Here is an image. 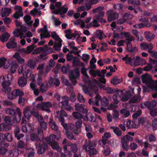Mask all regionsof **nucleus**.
Listing matches in <instances>:
<instances>
[{
  "label": "nucleus",
  "mask_w": 157,
  "mask_h": 157,
  "mask_svg": "<svg viewBox=\"0 0 157 157\" xmlns=\"http://www.w3.org/2000/svg\"><path fill=\"white\" fill-rule=\"evenodd\" d=\"M12 76L10 74L5 76H1L0 77V82H2V90L8 95V98L9 99H13L15 97L19 96L20 97L23 96L24 94V92L19 89H16L9 94L11 91V89L10 87V81L12 80Z\"/></svg>",
  "instance_id": "1"
},
{
  "label": "nucleus",
  "mask_w": 157,
  "mask_h": 157,
  "mask_svg": "<svg viewBox=\"0 0 157 157\" xmlns=\"http://www.w3.org/2000/svg\"><path fill=\"white\" fill-rule=\"evenodd\" d=\"M56 139L59 140V139L56 138V137L55 135H52L50 136V137L44 139H43V142H41V144L40 143L39 146L38 147V151L37 153L39 154H42L44 152L45 150L48 148V146L45 144H42L44 143H46L48 144H50L53 149L61 151V149L58 145V143L55 141V140Z\"/></svg>",
  "instance_id": "2"
},
{
  "label": "nucleus",
  "mask_w": 157,
  "mask_h": 157,
  "mask_svg": "<svg viewBox=\"0 0 157 157\" xmlns=\"http://www.w3.org/2000/svg\"><path fill=\"white\" fill-rule=\"evenodd\" d=\"M18 72L19 74L22 73L23 76L25 77L26 78L24 77H21L19 78L18 83L19 86L21 87H24L27 84V78H28V75L29 74V77L30 80L33 82L35 80V75L33 74L32 71L27 69V66L26 65H23L20 67L18 70Z\"/></svg>",
  "instance_id": "3"
},
{
  "label": "nucleus",
  "mask_w": 157,
  "mask_h": 157,
  "mask_svg": "<svg viewBox=\"0 0 157 157\" xmlns=\"http://www.w3.org/2000/svg\"><path fill=\"white\" fill-rule=\"evenodd\" d=\"M142 80L143 82L146 84L143 86L144 92L150 91H157V80L154 82L152 80L151 77L148 74L143 75Z\"/></svg>",
  "instance_id": "4"
},
{
  "label": "nucleus",
  "mask_w": 157,
  "mask_h": 157,
  "mask_svg": "<svg viewBox=\"0 0 157 157\" xmlns=\"http://www.w3.org/2000/svg\"><path fill=\"white\" fill-rule=\"evenodd\" d=\"M56 113L58 116L57 117L59 118V121L61 122L64 128L67 130V131L69 132V131H71L76 134H78L80 132V131L79 130H75V126L74 124H71L68 125L67 124L64 123V119L63 117L67 116V115L64 112V110L61 109L60 111H57Z\"/></svg>",
  "instance_id": "5"
},
{
  "label": "nucleus",
  "mask_w": 157,
  "mask_h": 157,
  "mask_svg": "<svg viewBox=\"0 0 157 157\" xmlns=\"http://www.w3.org/2000/svg\"><path fill=\"white\" fill-rule=\"evenodd\" d=\"M51 36L55 40L54 45V48L55 50L59 51L61 50L62 46V40L60 39L58 35L55 32L51 33Z\"/></svg>",
  "instance_id": "6"
},
{
  "label": "nucleus",
  "mask_w": 157,
  "mask_h": 157,
  "mask_svg": "<svg viewBox=\"0 0 157 157\" xmlns=\"http://www.w3.org/2000/svg\"><path fill=\"white\" fill-rule=\"evenodd\" d=\"M32 112L30 110L29 107L26 106L23 110L24 116L22 118V124H27L29 122V120L31 117Z\"/></svg>",
  "instance_id": "7"
},
{
  "label": "nucleus",
  "mask_w": 157,
  "mask_h": 157,
  "mask_svg": "<svg viewBox=\"0 0 157 157\" xmlns=\"http://www.w3.org/2000/svg\"><path fill=\"white\" fill-rule=\"evenodd\" d=\"M79 72L78 68H76L74 71L71 70L69 72V77L73 84L75 85L77 83L76 78H79Z\"/></svg>",
  "instance_id": "8"
},
{
  "label": "nucleus",
  "mask_w": 157,
  "mask_h": 157,
  "mask_svg": "<svg viewBox=\"0 0 157 157\" xmlns=\"http://www.w3.org/2000/svg\"><path fill=\"white\" fill-rule=\"evenodd\" d=\"M104 7L103 6H100L94 9L93 10L94 13H98V14L96 15L95 18L99 22H105V21L102 18L104 16V13L102 11Z\"/></svg>",
  "instance_id": "9"
},
{
  "label": "nucleus",
  "mask_w": 157,
  "mask_h": 157,
  "mask_svg": "<svg viewBox=\"0 0 157 157\" xmlns=\"http://www.w3.org/2000/svg\"><path fill=\"white\" fill-rule=\"evenodd\" d=\"M52 106V104L50 102H42L37 104L36 108L48 112H50V110L49 108L51 107Z\"/></svg>",
  "instance_id": "10"
},
{
  "label": "nucleus",
  "mask_w": 157,
  "mask_h": 157,
  "mask_svg": "<svg viewBox=\"0 0 157 157\" xmlns=\"http://www.w3.org/2000/svg\"><path fill=\"white\" fill-rule=\"evenodd\" d=\"M146 61L144 59L137 56L136 58H132V66L136 67L140 65H144L146 64Z\"/></svg>",
  "instance_id": "11"
},
{
  "label": "nucleus",
  "mask_w": 157,
  "mask_h": 157,
  "mask_svg": "<svg viewBox=\"0 0 157 157\" xmlns=\"http://www.w3.org/2000/svg\"><path fill=\"white\" fill-rule=\"evenodd\" d=\"M72 53L70 52L67 55V60L68 61H71L73 60V64L75 66H78L79 65L83 66L84 64L79 61L77 60L78 58L77 57H74L72 55Z\"/></svg>",
  "instance_id": "12"
},
{
  "label": "nucleus",
  "mask_w": 157,
  "mask_h": 157,
  "mask_svg": "<svg viewBox=\"0 0 157 157\" xmlns=\"http://www.w3.org/2000/svg\"><path fill=\"white\" fill-rule=\"evenodd\" d=\"M118 94L121 95V99L123 101H127L131 96V93L129 91H118Z\"/></svg>",
  "instance_id": "13"
},
{
  "label": "nucleus",
  "mask_w": 157,
  "mask_h": 157,
  "mask_svg": "<svg viewBox=\"0 0 157 157\" xmlns=\"http://www.w3.org/2000/svg\"><path fill=\"white\" fill-rule=\"evenodd\" d=\"M108 14V20L111 21L117 19L119 17L117 13L113 11L112 10H109L107 12Z\"/></svg>",
  "instance_id": "14"
},
{
  "label": "nucleus",
  "mask_w": 157,
  "mask_h": 157,
  "mask_svg": "<svg viewBox=\"0 0 157 157\" xmlns=\"http://www.w3.org/2000/svg\"><path fill=\"white\" fill-rule=\"evenodd\" d=\"M83 149L86 151L89 152L90 157H94V155L96 153L97 151L94 148H91L90 146L87 145H84L83 146Z\"/></svg>",
  "instance_id": "15"
},
{
  "label": "nucleus",
  "mask_w": 157,
  "mask_h": 157,
  "mask_svg": "<svg viewBox=\"0 0 157 157\" xmlns=\"http://www.w3.org/2000/svg\"><path fill=\"white\" fill-rule=\"evenodd\" d=\"M16 13L14 14L13 16L16 19H18L20 17H22L23 13L22 7L18 5L15 6L14 7Z\"/></svg>",
  "instance_id": "16"
},
{
  "label": "nucleus",
  "mask_w": 157,
  "mask_h": 157,
  "mask_svg": "<svg viewBox=\"0 0 157 157\" xmlns=\"http://www.w3.org/2000/svg\"><path fill=\"white\" fill-rule=\"evenodd\" d=\"M10 65V61H7L5 58H0V67H3L5 69H7Z\"/></svg>",
  "instance_id": "17"
},
{
  "label": "nucleus",
  "mask_w": 157,
  "mask_h": 157,
  "mask_svg": "<svg viewBox=\"0 0 157 157\" xmlns=\"http://www.w3.org/2000/svg\"><path fill=\"white\" fill-rule=\"evenodd\" d=\"M140 48L142 50H147L148 49V52H150L151 50H152L153 46L151 43L147 44L145 43H142L140 45Z\"/></svg>",
  "instance_id": "18"
},
{
  "label": "nucleus",
  "mask_w": 157,
  "mask_h": 157,
  "mask_svg": "<svg viewBox=\"0 0 157 157\" xmlns=\"http://www.w3.org/2000/svg\"><path fill=\"white\" fill-rule=\"evenodd\" d=\"M121 39L125 38L126 40L128 41H131L134 40V37L130 35V33L128 32H123L120 33Z\"/></svg>",
  "instance_id": "19"
},
{
  "label": "nucleus",
  "mask_w": 157,
  "mask_h": 157,
  "mask_svg": "<svg viewBox=\"0 0 157 157\" xmlns=\"http://www.w3.org/2000/svg\"><path fill=\"white\" fill-rule=\"evenodd\" d=\"M45 64L42 63L40 64L37 67V69L39 71V73L37 75H35V76L37 75V81H38V83H40L41 81V75L43 73V70Z\"/></svg>",
  "instance_id": "20"
},
{
  "label": "nucleus",
  "mask_w": 157,
  "mask_h": 157,
  "mask_svg": "<svg viewBox=\"0 0 157 157\" xmlns=\"http://www.w3.org/2000/svg\"><path fill=\"white\" fill-rule=\"evenodd\" d=\"M15 118H14V121L16 122H19L21 120L22 116L21 110L18 107L16 109L15 112Z\"/></svg>",
  "instance_id": "21"
},
{
  "label": "nucleus",
  "mask_w": 157,
  "mask_h": 157,
  "mask_svg": "<svg viewBox=\"0 0 157 157\" xmlns=\"http://www.w3.org/2000/svg\"><path fill=\"white\" fill-rule=\"evenodd\" d=\"M41 33L40 34L41 39L46 38L50 36V34L47 29V26H44V28L41 30Z\"/></svg>",
  "instance_id": "22"
},
{
  "label": "nucleus",
  "mask_w": 157,
  "mask_h": 157,
  "mask_svg": "<svg viewBox=\"0 0 157 157\" xmlns=\"http://www.w3.org/2000/svg\"><path fill=\"white\" fill-rule=\"evenodd\" d=\"M101 110L103 112L105 111L106 109L105 107H106L109 104V101L108 99L104 97L101 100Z\"/></svg>",
  "instance_id": "23"
},
{
  "label": "nucleus",
  "mask_w": 157,
  "mask_h": 157,
  "mask_svg": "<svg viewBox=\"0 0 157 157\" xmlns=\"http://www.w3.org/2000/svg\"><path fill=\"white\" fill-rule=\"evenodd\" d=\"M101 97L99 95L97 94L94 101H92V99H90L88 101L89 103L91 105H96L97 106L99 105V102H101Z\"/></svg>",
  "instance_id": "24"
},
{
  "label": "nucleus",
  "mask_w": 157,
  "mask_h": 157,
  "mask_svg": "<svg viewBox=\"0 0 157 157\" xmlns=\"http://www.w3.org/2000/svg\"><path fill=\"white\" fill-rule=\"evenodd\" d=\"M86 70L85 68L82 67L81 70V72L84 76V81L87 83H89V86H90L91 82L89 80V76L87 74Z\"/></svg>",
  "instance_id": "25"
},
{
  "label": "nucleus",
  "mask_w": 157,
  "mask_h": 157,
  "mask_svg": "<svg viewBox=\"0 0 157 157\" xmlns=\"http://www.w3.org/2000/svg\"><path fill=\"white\" fill-rule=\"evenodd\" d=\"M132 16L128 13H126L122 16V18L118 20V23L120 24H121L124 23L126 21L131 19Z\"/></svg>",
  "instance_id": "26"
},
{
  "label": "nucleus",
  "mask_w": 157,
  "mask_h": 157,
  "mask_svg": "<svg viewBox=\"0 0 157 157\" xmlns=\"http://www.w3.org/2000/svg\"><path fill=\"white\" fill-rule=\"evenodd\" d=\"M11 10L10 8H2L1 14L2 17H6L8 16L11 12Z\"/></svg>",
  "instance_id": "27"
},
{
  "label": "nucleus",
  "mask_w": 157,
  "mask_h": 157,
  "mask_svg": "<svg viewBox=\"0 0 157 157\" xmlns=\"http://www.w3.org/2000/svg\"><path fill=\"white\" fill-rule=\"evenodd\" d=\"M14 35L15 36L20 37V39L25 38V36L23 35V33L19 29H16L13 32Z\"/></svg>",
  "instance_id": "28"
},
{
  "label": "nucleus",
  "mask_w": 157,
  "mask_h": 157,
  "mask_svg": "<svg viewBox=\"0 0 157 157\" xmlns=\"http://www.w3.org/2000/svg\"><path fill=\"white\" fill-rule=\"evenodd\" d=\"M62 98V99L64 101L59 102V106L61 107L65 108L67 106V105L68 104V100L69 99V98L65 96H63Z\"/></svg>",
  "instance_id": "29"
},
{
  "label": "nucleus",
  "mask_w": 157,
  "mask_h": 157,
  "mask_svg": "<svg viewBox=\"0 0 157 157\" xmlns=\"http://www.w3.org/2000/svg\"><path fill=\"white\" fill-rule=\"evenodd\" d=\"M50 86L55 85L58 86L60 84V82L58 79L56 78H51L48 82Z\"/></svg>",
  "instance_id": "30"
},
{
  "label": "nucleus",
  "mask_w": 157,
  "mask_h": 157,
  "mask_svg": "<svg viewBox=\"0 0 157 157\" xmlns=\"http://www.w3.org/2000/svg\"><path fill=\"white\" fill-rule=\"evenodd\" d=\"M65 33L66 34V36L68 39H70L76 36V34L74 33H72L70 29L66 30Z\"/></svg>",
  "instance_id": "31"
},
{
  "label": "nucleus",
  "mask_w": 157,
  "mask_h": 157,
  "mask_svg": "<svg viewBox=\"0 0 157 157\" xmlns=\"http://www.w3.org/2000/svg\"><path fill=\"white\" fill-rule=\"evenodd\" d=\"M84 105L82 104H76L75 105V109L77 110H78L83 113H86L87 111L86 109H84Z\"/></svg>",
  "instance_id": "32"
},
{
  "label": "nucleus",
  "mask_w": 157,
  "mask_h": 157,
  "mask_svg": "<svg viewBox=\"0 0 157 157\" xmlns=\"http://www.w3.org/2000/svg\"><path fill=\"white\" fill-rule=\"evenodd\" d=\"M126 126L128 128H137L138 125H136L135 122L133 121L131 122L129 120H128L126 121Z\"/></svg>",
  "instance_id": "33"
},
{
  "label": "nucleus",
  "mask_w": 157,
  "mask_h": 157,
  "mask_svg": "<svg viewBox=\"0 0 157 157\" xmlns=\"http://www.w3.org/2000/svg\"><path fill=\"white\" fill-rule=\"evenodd\" d=\"M145 37L148 41H151L155 37V35L152 33L147 32L145 33Z\"/></svg>",
  "instance_id": "34"
},
{
  "label": "nucleus",
  "mask_w": 157,
  "mask_h": 157,
  "mask_svg": "<svg viewBox=\"0 0 157 157\" xmlns=\"http://www.w3.org/2000/svg\"><path fill=\"white\" fill-rule=\"evenodd\" d=\"M98 21H99L96 18L95 19H94L90 24H88L86 26V28H89L91 26H93L94 27H97L99 26L100 25L98 23Z\"/></svg>",
  "instance_id": "35"
},
{
  "label": "nucleus",
  "mask_w": 157,
  "mask_h": 157,
  "mask_svg": "<svg viewBox=\"0 0 157 157\" xmlns=\"http://www.w3.org/2000/svg\"><path fill=\"white\" fill-rule=\"evenodd\" d=\"M82 89L83 92L86 94H89V95L91 97H93V93H91L90 92L91 90H92V89H90L89 87H87L86 85H84L82 86Z\"/></svg>",
  "instance_id": "36"
},
{
  "label": "nucleus",
  "mask_w": 157,
  "mask_h": 157,
  "mask_svg": "<svg viewBox=\"0 0 157 157\" xmlns=\"http://www.w3.org/2000/svg\"><path fill=\"white\" fill-rule=\"evenodd\" d=\"M30 86L32 90H33L34 94L36 96L38 95L39 94V91L37 88L36 85L33 82L30 83Z\"/></svg>",
  "instance_id": "37"
},
{
  "label": "nucleus",
  "mask_w": 157,
  "mask_h": 157,
  "mask_svg": "<svg viewBox=\"0 0 157 157\" xmlns=\"http://www.w3.org/2000/svg\"><path fill=\"white\" fill-rule=\"evenodd\" d=\"M10 36L9 33L6 32L0 36V41L4 42L7 40Z\"/></svg>",
  "instance_id": "38"
},
{
  "label": "nucleus",
  "mask_w": 157,
  "mask_h": 157,
  "mask_svg": "<svg viewBox=\"0 0 157 157\" xmlns=\"http://www.w3.org/2000/svg\"><path fill=\"white\" fill-rule=\"evenodd\" d=\"M89 71L90 75L94 77H95L96 75L100 77V75H101L100 71L98 70H94V69H92Z\"/></svg>",
  "instance_id": "39"
},
{
  "label": "nucleus",
  "mask_w": 157,
  "mask_h": 157,
  "mask_svg": "<svg viewBox=\"0 0 157 157\" xmlns=\"http://www.w3.org/2000/svg\"><path fill=\"white\" fill-rule=\"evenodd\" d=\"M34 129V127L31 124H29L28 125L27 127L26 126V125H23L22 127V131L24 132H26L28 130L30 131H33Z\"/></svg>",
  "instance_id": "40"
},
{
  "label": "nucleus",
  "mask_w": 157,
  "mask_h": 157,
  "mask_svg": "<svg viewBox=\"0 0 157 157\" xmlns=\"http://www.w3.org/2000/svg\"><path fill=\"white\" fill-rule=\"evenodd\" d=\"M8 152L9 155L11 157H17L19 155V151L16 149L10 150Z\"/></svg>",
  "instance_id": "41"
},
{
  "label": "nucleus",
  "mask_w": 157,
  "mask_h": 157,
  "mask_svg": "<svg viewBox=\"0 0 157 157\" xmlns=\"http://www.w3.org/2000/svg\"><path fill=\"white\" fill-rule=\"evenodd\" d=\"M31 17L29 15L25 16L24 17V20L25 22L29 26H31L33 23V21H31Z\"/></svg>",
  "instance_id": "42"
},
{
  "label": "nucleus",
  "mask_w": 157,
  "mask_h": 157,
  "mask_svg": "<svg viewBox=\"0 0 157 157\" xmlns=\"http://www.w3.org/2000/svg\"><path fill=\"white\" fill-rule=\"evenodd\" d=\"M49 124V125L51 126L52 129L55 131H57L58 129V127L56 124L55 122L51 118L50 119Z\"/></svg>",
  "instance_id": "43"
},
{
  "label": "nucleus",
  "mask_w": 157,
  "mask_h": 157,
  "mask_svg": "<svg viewBox=\"0 0 157 157\" xmlns=\"http://www.w3.org/2000/svg\"><path fill=\"white\" fill-rule=\"evenodd\" d=\"M17 43L13 40H10L7 43L6 47L8 48H15L17 46Z\"/></svg>",
  "instance_id": "44"
},
{
  "label": "nucleus",
  "mask_w": 157,
  "mask_h": 157,
  "mask_svg": "<svg viewBox=\"0 0 157 157\" xmlns=\"http://www.w3.org/2000/svg\"><path fill=\"white\" fill-rule=\"evenodd\" d=\"M13 57L16 59L20 63H23L24 62V60L21 58L19 55L18 53H15L13 56Z\"/></svg>",
  "instance_id": "45"
},
{
  "label": "nucleus",
  "mask_w": 157,
  "mask_h": 157,
  "mask_svg": "<svg viewBox=\"0 0 157 157\" xmlns=\"http://www.w3.org/2000/svg\"><path fill=\"white\" fill-rule=\"evenodd\" d=\"M48 66L47 67L45 73V75H46L48 72L51 69V67H53L55 65V62L52 59L50 60L49 62Z\"/></svg>",
  "instance_id": "46"
},
{
  "label": "nucleus",
  "mask_w": 157,
  "mask_h": 157,
  "mask_svg": "<svg viewBox=\"0 0 157 157\" xmlns=\"http://www.w3.org/2000/svg\"><path fill=\"white\" fill-rule=\"evenodd\" d=\"M68 10V8L67 7H62L60 9H58L57 10L54 11H52V13L55 14H58L60 12L63 13H66Z\"/></svg>",
  "instance_id": "47"
},
{
  "label": "nucleus",
  "mask_w": 157,
  "mask_h": 157,
  "mask_svg": "<svg viewBox=\"0 0 157 157\" xmlns=\"http://www.w3.org/2000/svg\"><path fill=\"white\" fill-rule=\"evenodd\" d=\"M122 81V78L118 79L117 77H115L112 78L111 80V83L114 85H117L121 83Z\"/></svg>",
  "instance_id": "48"
},
{
  "label": "nucleus",
  "mask_w": 157,
  "mask_h": 157,
  "mask_svg": "<svg viewBox=\"0 0 157 157\" xmlns=\"http://www.w3.org/2000/svg\"><path fill=\"white\" fill-rule=\"evenodd\" d=\"M122 60L125 62L126 64H130L132 66V59L128 55L122 58Z\"/></svg>",
  "instance_id": "49"
},
{
  "label": "nucleus",
  "mask_w": 157,
  "mask_h": 157,
  "mask_svg": "<svg viewBox=\"0 0 157 157\" xmlns=\"http://www.w3.org/2000/svg\"><path fill=\"white\" fill-rule=\"evenodd\" d=\"M145 139L149 142H155L156 140V138L152 134L147 135L145 136Z\"/></svg>",
  "instance_id": "50"
},
{
  "label": "nucleus",
  "mask_w": 157,
  "mask_h": 157,
  "mask_svg": "<svg viewBox=\"0 0 157 157\" xmlns=\"http://www.w3.org/2000/svg\"><path fill=\"white\" fill-rule=\"evenodd\" d=\"M84 119L85 120L89 121L92 122H94L95 121V119L93 115L90 113H88Z\"/></svg>",
  "instance_id": "51"
},
{
  "label": "nucleus",
  "mask_w": 157,
  "mask_h": 157,
  "mask_svg": "<svg viewBox=\"0 0 157 157\" xmlns=\"http://www.w3.org/2000/svg\"><path fill=\"white\" fill-rule=\"evenodd\" d=\"M36 82L37 84L40 85V91L42 92H45L47 90L48 86L45 87L44 84L41 83L42 80L40 82V83H38V81H37V78Z\"/></svg>",
  "instance_id": "52"
},
{
  "label": "nucleus",
  "mask_w": 157,
  "mask_h": 157,
  "mask_svg": "<svg viewBox=\"0 0 157 157\" xmlns=\"http://www.w3.org/2000/svg\"><path fill=\"white\" fill-rule=\"evenodd\" d=\"M111 128L113 129L114 132L117 136H120L121 135V133L119 129L117 127H115L111 126Z\"/></svg>",
  "instance_id": "53"
},
{
  "label": "nucleus",
  "mask_w": 157,
  "mask_h": 157,
  "mask_svg": "<svg viewBox=\"0 0 157 157\" xmlns=\"http://www.w3.org/2000/svg\"><path fill=\"white\" fill-rule=\"evenodd\" d=\"M124 140H121L122 147L124 150L127 151L129 149V146L128 144V142L124 141Z\"/></svg>",
  "instance_id": "54"
},
{
  "label": "nucleus",
  "mask_w": 157,
  "mask_h": 157,
  "mask_svg": "<svg viewBox=\"0 0 157 157\" xmlns=\"http://www.w3.org/2000/svg\"><path fill=\"white\" fill-rule=\"evenodd\" d=\"M121 95L118 94V92L116 94H114L113 96V99L115 103H117L119 102L121 99Z\"/></svg>",
  "instance_id": "55"
},
{
  "label": "nucleus",
  "mask_w": 157,
  "mask_h": 157,
  "mask_svg": "<svg viewBox=\"0 0 157 157\" xmlns=\"http://www.w3.org/2000/svg\"><path fill=\"white\" fill-rule=\"evenodd\" d=\"M18 66L17 63H13L11 65L10 70L12 74H13L15 72Z\"/></svg>",
  "instance_id": "56"
},
{
  "label": "nucleus",
  "mask_w": 157,
  "mask_h": 157,
  "mask_svg": "<svg viewBox=\"0 0 157 157\" xmlns=\"http://www.w3.org/2000/svg\"><path fill=\"white\" fill-rule=\"evenodd\" d=\"M144 104L147 107H155L156 105V102L155 101H152L151 102H146L144 103Z\"/></svg>",
  "instance_id": "57"
},
{
  "label": "nucleus",
  "mask_w": 157,
  "mask_h": 157,
  "mask_svg": "<svg viewBox=\"0 0 157 157\" xmlns=\"http://www.w3.org/2000/svg\"><path fill=\"white\" fill-rule=\"evenodd\" d=\"M36 47L35 44H32L31 45L27 47V49L25 51V53L29 54Z\"/></svg>",
  "instance_id": "58"
},
{
  "label": "nucleus",
  "mask_w": 157,
  "mask_h": 157,
  "mask_svg": "<svg viewBox=\"0 0 157 157\" xmlns=\"http://www.w3.org/2000/svg\"><path fill=\"white\" fill-rule=\"evenodd\" d=\"M27 65L32 69H34L36 67V63L32 60H29L27 63Z\"/></svg>",
  "instance_id": "59"
},
{
  "label": "nucleus",
  "mask_w": 157,
  "mask_h": 157,
  "mask_svg": "<svg viewBox=\"0 0 157 157\" xmlns=\"http://www.w3.org/2000/svg\"><path fill=\"white\" fill-rule=\"evenodd\" d=\"M96 34L98 35L99 39L101 40L102 38L105 37V36L104 33L101 30H98L96 31Z\"/></svg>",
  "instance_id": "60"
},
{
  "label": "nucleus",
  "mask_w": 157,
  "mask_h": 157,
  "mask_svg": "<svg viewBox=\"0 0 157 157\" xmlns=\"http://www.w3.org/2000/svg\"><path fill=\"white\" fill-rule=\"evenodd\" d=\"M120 112L125 117H128L130 115L129 111L125 109H123L121 110Z\"/></svg>",
  "instance_id": "61"
},
{
  "label": "nucleus",
  "mask_w": 157,
  "mask_h": 157,
  "mask_svg": "<svg viewBox=\"0 0 157 157\" xmlns=\"http://www.w3.org/2000/svg\"><path fill=\"white\" fill-rule=\"evenodd\" d=\"M5 111L6 113L8 114L13 115L15 114L14 109L11 108H7L6 109Z\"/></svg>",
  "instance_id": "62"
},
{
  "label": "nucleus",
  "mask_w": 157,
  "mask_h": 157,
  "mask_svg": "<svg viewBox=\"0 0 157 157\" xmlns=\"http://www.w3.org/2000/svg\"><path fill=\"white\" fill-rule=\"evenodd\" d=\"M31 140L33 141H39L40 140V138L37 137V135L34 133H32L31 136Z\"/></svg>",
  "instance_id": "63"
},
{
  "label": "nucleus",
  "mask_w": 157,
  "mask_h": 157,
  "mask_svg": "<svg viewBox=\"0 0 157 157\" xmlns=\"http://www.w3.org/2000/svg\"><path fill=\"white\" fill-rule=\"evenodd\" d=\"M141 98L139 97H135L129 101V103H136L140 101Z\"/></svg>",
  "instance_id": "64"
}]
</instances>
